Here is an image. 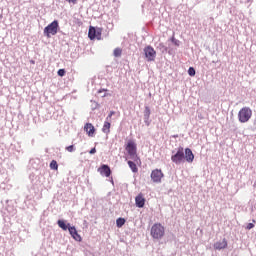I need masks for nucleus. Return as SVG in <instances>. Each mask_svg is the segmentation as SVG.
Masks as SVG:
<instances>
[{
	"label": "nucleus",
	"mask_w": 256,
	"mask_h": 256,
	"mask_svg": "<svg viewBox=\"0 0 256 256\" xmlns=\"http://www.w3.org/2000/svg\"><path fill=\"white\" fill-rule=\"evenodd\" d=\"M125 150L132 161L137 164L141 163V158H139V155H137V144L133 140H129L127 142Z\"/></svg>",
	"instance_id": "1"
},
{
	"label": "nucleus",
	"mask_w": 256,
	"mask_h": 256,
	"mask_svg": "<svg viewBox=\"0 0 256 256\" xmlns=\"http://www.w3.org/2000/svg\"><path fill=\"white\" fill-rule=\"evenodd\" d=\"M150 235L153 239H163V237H165V226L161 223L153 224Z\"/></svg>",
	"instance_id": "2"
},
{
	"label": "nucleus",
	"mask_w": 256,
	"mask_h": 256,
	"mask_svg": "<svg viewBox=\"0 0 256 256\" xmlns=\"http://www.w3.org/2000/svg\"><path fill=\"white\" fill-rule=\"evenodd\" d=\"M253 117V110L249 107H243L238 112V121L240 123H247Z\"/></svg>",
	"instance_id": "3"
},
{
	"label": "nucleus",
	"mask_w": 256,
	"mask_h": 256,
	"mask_svg": "<svg viewBox=\"0 0 256 256\" xmlns=\"http://www.w3.org/2000/svg\"><path fill=\"white\" fill-rule=\"evenodd\" d=\"M59 31V21L54 20L48 26L44 28V35L47 39H51L52 35H55Z\"/></svg>",
	"instance_id": "4"
},
{
	"label": "nucleus",
	"mask_w": 256,
	"mask_h": 256,
	"mask_svg": "<svg viewBox=\"0 0 256 256\" xmlns=\"http://www.w3.org/2000/svg\"><path fill=\"white\" fill-rule=\"evenodd\" d=\"M171 161L176 165H180V163H183V161H185V150L183 149V147L178 148L176 154L171 156Z\"/></svg>",
	"instance_id": "5"
},
{
	"label": "nucleus",
	"mask_w": 256,
	"mask_h": 256,
	"mask_svg": "<svg viewBox=\"0 0 256 256\" xmlns=\"http://www.w3.org/2000/svg\"><path fill=\"white\" fill-rule=\"evenodd\" d=\"M103 33V30L101 28H95L93 26H90L88 37L93 41L94 39H97L98 41H101V35Z\"/></svg>",
	"instance_id": "6"
},
{
	"label": "nucleus",
	"mask_w": 256,
	"mask_h": 256,
	"mask_svg": "<svg viewBox=\"0 0 256 256\" xmlns=\"http://www.w3.org/2000/svg\"><path fill=\"white\" fill-rule=\"evenodd\" d=\"M150 177L153 183H161V181H163V178L165 177V174H163V171L161 169H154L152 170Z\"/></svg>",
	"instance_id": "7"
},
{
	"label": "nucleus",
	"mask_w": 256,
	"mask_h": 256,
	"mask_svg": "<svg viewBox=\"0 0 256 256\" xmlns=\"http://www.w3.org/2000/svg\"><path fill=\"white\" fill-rule=\"evenodd\" d=\"M144 53L147 61H155V57H157V52L151 46H147L144 48Z\"/></svg>",
	"instance_id": "8"
},
{
	"label": "nucleus",
	"mask_w": 256,
	"mask_h": 256,
	"mask_svg": "<svg viewBox=\"0 0 256 256\" xmlns=\"http://www.w3.org/2000/svg\"><path fill=\"white\" fill-rule=\"evenodd\" d=\"M68 231H69L71 237H73V239H74L75 241L81 242V241L83 240V239L81 238V235H79V233L77 232V229L75 228V226H70V227L68 228Z\"/></svg>",
	"instance_id": "9"
},
{
	"label": "nucleus",
	"mask_w": 256,
	"mask_h": 256,
	"mask_svg": "<svg viewBox=\"0 0 256 256\" xmlns=\"http://www.w3.org/2000/svg\"><path fill=\"white\" fill-rule=\"evenodd\" d=\"M98 173H100V175H104L105 177H111V168L103 164L100 168H98Z\"/></svg>",
	"instance_id": "10"
},
{
	"label": "nucleus",
	"mask_w": 256,
	"mask_h": 256,
	"mask_svg": "<svg viewBox=\"0 0 256 256\" xmlns=\"http://www.w3.org/2000/svg\"><path fill=\"white\" fill-rule=\"evenodd\" d=\"M84 131H86L88 137H94L95 135V126L91 123H86L84 126Z\"/></svg>",
	"instance_id": "11"
},
{
	"label": "nucleus",
	"mask_w": 256,
	"mask_h": 256,
	"mask_svg": "<svg viewBox=\"0 0 256 256\" xmlns=\"http://www.w3.org/2000/svg\"><path fill=\"white\" fill-rule=\"evenodd\" d=\"M184 159H186L187 163H193L195 155L193 154V151L190 148L185 149Z\"/></svg>",
	"instance_id": "12"
},
{
	"label": "nucleus",
	"mask_w": 256,
	"mask_h": 256,
	"mask_svg": "<svg viewBox=\"0 0 256 256\" xmlns=\"http://www.w3.org/2000/svg\"><path fill=\"white\" fill-rule=\"evenodd\" d=\"M136 207H139L140 209L145 207V197H143V194H139L135 198Z\"/></svg>",
	"instance_id": "13"
},
{
	"label": "nucleus",
	"mask_w": 256,
	"mask_h": 256,
	"mask_svg": "<svg viewBox=\"0 0 256 256\" xmlns=\"http://www.w3.org/2000/svg\"><path fill=\"white\" fill-rule=\"evenodd\" d=\"M227 239H223L222 242H216L214 243V249L216 251H221V249H227Z\"/></svg>",
	"instance_id": "14"
},
{
	"label": "nucleus",
	"mask_w": 256,
	"mask_h": 256,
	"mask_svg": "<svg viewBox=\"0 0 256 256\" xmlns=\"http://www.w3.org/2000/svg\"><path fill=\"white\" fill-rule=\"evenodd\" d=\"M102 132L106 135H109V133H111V122H109V120L104 122Z\"/></svg>",
	"instance_id": "15"
},
{
	"label": "nucleus",
	"mask_w": 256,
	"mask_h": 256,
	"mask_svg": "<svg viewBox=\"0 0 256 256\" xmlns=\"http://www.w3.org/2000/svg\"><path fill=\"white\" fill-rule=\"evenodd\" d=\"M137 162H133L131 160L128 161V166L130 167L132 173H137L139 171V168H137Z\"/></svg>",
	"instance_id": "16"
},
{
	"label": "nucleus",
	"mask_w": 256,
	"mask_h": 256,
	"mask_svg": "<svg viewBox=\"0 0 256 256\" xmlns=\"http://www.w3.org/2000/svg\"><path fill=\"white\" fill-rule=\"evenodd\" d=\"M58 226L60 227V229H63V231H67V229H69V225L70 224H66L65 221L63 220H58Z\"/></svg>",
	"instance_id": "17"
},
{
	"label": "nucleus",
	"mask_w": 256,
	"mask_h": 256,
	"mask_svg": "<svg viewBox=\"0 0 256 256\" xmlns=\"http://www.w3.org/2000/svg\"><path fill=\"white\" fill-rule=\"evenodd\" d=\"M114 57H121L123 55V49L121 48H115L113 51Z\"/></svg>",
	"instance_id": "18"
},
{
	"label": "nucleus",
	"mask_w": 256,
	"mask_h": 256,
	"mask_svg": "<svg viewBox=\"0 0 256 256\" xmlns=\"http://www.w3.org/2000/svg\"><path fill=\"white\" fill-rule=\"evenodd\" d=\"M50 169H53L54 171H57V169H59V164H57V161H55V160L51 161Z\"/></svg>",
	"instance_id": "19"
},
{
	"label": "nucleus",
	"mask_w": 256,
	"mask_h": 256,
	"mask_svg": "<svg viewBox=\"0 0 256 256\" xmlns=\"http://www.w3.org/2000/svg\"><path fill=\"white\" fill-rule=\"evenodd\" d=\"M116 225H117V227H119V228L123 227V225H125V218H118V219L116 220Z\"/></svg>",
	"instance_id": "20"
},
{
	"label": "nucleus",
	"mask_w": 256,
	"mask_h": 256,
	"mask_svg": "<svg viewBox=\"0 0 256 256\" xmlns=\"http://www.w3.org/2000/svg\"><path fill=\"white\" fill-rule=\"evenodd\" d=\"M188 75H190V77H195V68L190 67L188 69Z\"/></svg>",
	"instance_id": "21"
},
{
	"label": "nucleus",
	"mask_w": 256,
	"mask_h": 256,
	"mask_svg": "<svg viewBox=\"0 0 256 256\" xmlns=\"http://www.w3.org/2000/svg\"><path fill=\"white\" fill-rule=\"evenodd\" d=\"M57 73H58L59 77H65L66 72H65V69H59Z\"/></svg>",
	"instance_id": "22"
},
{
	"label": "nucleus",
	"mask_w": 256,
	"mask_h": 256,
	"mask_svg": "<svg viewBox=\"0 0 256 256\" xmlns=\"http://www.w3.org/2000/svg\"><path fill=\"white\" fill-rule=\"evenodd\" d=\"M66 151H68L69 153H73V151H75V148L73 145H70L66 147Z\"/></svg>",
	"instance_id": "23"
},
{
	"label": "nucleus",
	"mask_w": 256,
	"mask_h": 256,
	"mask_svg": "<svg viewBox=\"0 0 256 256\" xmlns=\"http://www.w3.org/2000/svg\"><path fill=\"white\" fill-rule=\"evenodd\" d=\"M113 115H115V112H114V111H111V112L109 113V115L107 116L106 121H111V117H113Z\"/></svg>",
	"instance_id": "24"
},
{
	"label": "nucleus",
	"mask_w": 256,
	"mask_h": 256,
	"mask_svg": "<svg viewBox=\"0 0 256 256\" xmlns=\"http://www.w3.org/2000/svg\"><path fill=\"white\" fill-rule=\"evenodd\" d=\"M253 227H255V224L248 223V225L246 226V229H248V231H250V229H253Z\"/></svg>",
	"instance_id": "25"
},
{
	"label": "nucleus",
	"mask_w": 256,
	"mask_h": 256,
	"mask_svg": "<svg viewBox=\"0 0 256 256\" xmlns=\"http://www.w3.org/2000/svg\"><path fill=\"white\" fill-rule=\"evenodd\" d=\"M67 3H71L72 5H77V0H66Z\"/></svg>",
	"instance_id": "26"
},
{
	"label": "nucleus",
	"mask_w": 256,
	"mask_h": 256,
	"mask_svg": "<svg viewBox=\"0 0 256 256\" xmlns=\"http://www.w3.org/2000/svg\"><path fill=\"white\" fill-rule=\"evenodd\" d=\"M95 153H97V150H96L95 148H92V149L90 150V155H93V154H95Z\"/></svg>",
	"instance_id": "27"
},
{
	"label": "nucleus",
	"mask_w": 256,
	"mask_h": 256,
	"mask_svg": "<svg viewBox=\"0 0 256 256\" xmlns=\"http://www.w3.org/2000/svg\"><path fill=\"white\" fill-rule=\"evenodd\" d=\"M252 222H253V223H256V221H255V220H252Z\"/></svg>",
	"instance_id": "28"
}]
</instances>
